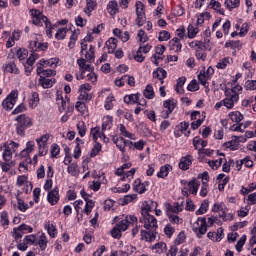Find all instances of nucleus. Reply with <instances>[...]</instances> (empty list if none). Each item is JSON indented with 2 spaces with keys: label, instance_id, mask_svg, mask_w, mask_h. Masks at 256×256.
<instances>
[{
  "label": "nucleus",
  "instance_id": "473e14b6",
  "mask_svg": "<svg viewBox=\"0 0 256 256\" xmlns=\"http://www.w3.org/2000/svg\"><path fill=\"white\" fill-rule=\"evenodd\" d=\"M201 186V182L197 180V178H193L188 182V189L190 190L191 195H197L199 192V187Z\"/></svg>",
  "mask_w": 256,
  "mask_h": 256
},
{
  "label": "nucleus",
  "instance_id": "0e129e2a",
  "mask_svg": "<svg viewBox=\"0 0 256 256\" xmlns=\"http://www.w3.org/2000/svg\"><path fill=\"white\" fill-rule=\"evenodd\" d=\"M103 149V146L101 145V143L99 142H95L93 148L90 151V157H97V155H99V153H101Z\"/></svg>",
  "mask_w": 256,
  "mask_h": 256
},
{
  "label": "nucleus",
  "instance_id": "a211bd4d",
  "mask_svg": "<svg viewBox=\"0 0 256 256\" xmlns=\"http://www.w3.org/2000/svg\"><path fill=\"white\" fill-rule=\"evenodd\" d=\"M46 199L50 205H57L61 199V196L59 195V187L56 186L52 190H49Z\"/></svg>",
  "mask_w": 256,
  "mask_h": 256
},
{
  "label": "nucleus",
  "instance_id": "79ce46f5",
  "mask_svg": "<svg viewBox=\"0 0 256 256\" xmlns=\"http://www.w3.org/2000/svg\"><path fill=\"white\" fill-rule=\"evenodd\" d=\"M67 173L71 175V177H79V173H81V170L79 169V164H70L67 168Z\"/></svg>",
  "mask_w": 256,
  "mask_h": 256
},
{
  "label": "nucleus",
  "instance_id": "09e8293b",
  "mask_svg": "<svg viewBox=\"0 0 256 256\" xmlns=\"http://www.w3.org/2000/svg\"><path fill=\"white\" fill-rule=\"evenodd\" d=\"M232 63H233V58L225 57L217 63L216 67L217 69H227V67H229V65H232Z\"/></svg>",
  "mask_w": 256,
  "mask_h": 256
},
{
  "label": "nucleus",
  "instance_id": "39448f33",
  "mask_svg": "<svg viewBox=\"0 0 256 256\" xmlns=\"http://www.w3.org/2000/svg\"><path fill=\"white\" fill-rule=\"evenodd\" d=\"M139 222L143 225L144 229H147V231H155V229L159 227L157 218L151 214L141 215Z\"/></svg>",
  "mask_w": 256,
  "mask_h": 256
},
{
  "label": "nucleus",
  "instance_id": "a18cd8bd",
  "mask_svg": "<svg viewBox=\"0 0 256 256\" xmlns=\"http://www.w3.org/2000/svg\"><path fill=\"white\" fill-rule=\"evenodd\" d=\"M114 106L115 96H113V94H109L104 101V109H106V111H111V109H113Z\"/></svg>",
  "mask_w": 256,
  "mask_h": 256
},
{
  "label": "nucleus",
  "instance_id": "69168bd1",
  "mask_svg": "<svg viewBox=\"0 0 256 256\" xmlns=\"http://www.w3.org/2000/svg\"><path fill=\"white\" fill-rule=\"evenodd\" d=\"M18 211H21V213H25L27 209H29V204L25 203V200L21 198H17V205H16Z\"/></svg>",
  "mask_w": 256,
  "mask_h": 256
},
{
  "label": "nucleus",
  "instance_id": "4be33fe9",
  "mask_svg": "<svg viewBox=\"0 0 256 256\" xmlns=\"http://www.w3.org/2000/svg\"><path fill=\"white\" fill-rule=\"evenodd\" d=\"M44 229L45 231H47L49 237H51L52 239H55L59 233L55 222L46 221L44 223Z\"/></svg>",
  "mask_w": 256,
  "mask_h": 256
},
{
  "label": "nucleus",
  "instance_id": "ea45409f",
  "mask_svg": "<svg viewBox=\"0 0 256 256\" xmlns=\"http://www.w3.org/2000/svg\"><path fill=\"white\" fill-rule=\"evenodd\" d=\"M209 79H211L210 77H208L207 75H205V69L201 70L198 74V81L200 83V85H203V87H205L206 89H209Z\"/></svg>",
  "mask_w": 256,
  "mask_h": 256
},
{
  "label": "nucleus",
  "instance_id": "49530a36",
  "mask_svg": "<svg viewBox=\"0 0 256 256\" xmlns=\"http://www.w3.org/2000/svg\"><path fill=\"white\" fill-rule=\"evenodd\" d=\"M39 83L43 89H51L56 81L55 78H40Z\"/></svg>",
  "mask_w": 256,
  "mask_h": 256
},
{
  "label": "nucleus",
  "instance_id": "7ed1b4c3",
  "mask_svg": "<svg viewBox=\"0 0 256 256\" xmlns=\"http://www.w3.org/2000/svg\"><path fill=\"white\" fill-rule=\"evenodd\" d=\"M19 99V91L12 90L8 96L2 101V108L5 111H11Z\"/></svg>",
  "mask_w": 256,
  "mask_h": 256
},
{
  "label": "nucleus",
  "instance_id": "2eb2a0df",
  "mask_svg": "<svg viewBox=\"0 0 256 256\" xmlns=\"http://www.w3.org/2000/svg\"><path fill=\"white\" fill-rule=\"evenodd\" d=\"M80 195L82 197V199H84V201H86L85 207L82 210V213H84L85 215H89L91 213V211H93V208L95 207V202L91 199H89L90 195L87 194V192L85 191V189L80 190Z\"/></svg>",
  "mask_w": 256,
  "mask_h": 256
},
{
  "label": "nucleus",
  "instance_id": "1a4fd4ad",
  "mask_svg": "<svg viewBox=\"0 0 256 256\" xmlns=\"http://www.w3.org/2000/svg\"><path fill=\"white\" fill-rule=\"evenodd\" d=\"M197 179H200L202 183L199 195L200 197H206L209 193V172L205 171L203 173L198 174Z\"/></svg>",
  "mask_w": 256,
  "mask_h": 256
},
{
  "label": "nucleus",
  "instance_id": "a878e982",
  "mask_svg": "<svg viewBox=\"0 0 256 256\" xmlns=\"http://www.w3.org/2000/svg\"><path fill=\"white\" fill-rule=\"evenodd\" d=\"M239 143H241L239 136H233L232 140L223 144V147L230 149V151H237V149H239Z\"/></svg>",
  "mask_w": 256,
  "mask_h": 256
},
{
  "label": "nucleus",
  "instance_id": "20e7f679",
  "mask_svg": "<svg viewBox=\"0 0 256 256\" xmlns=\"http://www.w3.org/2000/svg\"><path fill=\"white\" fill-rule=\"evenodd\" d=\"M192 230L197 237L201 239L205 233H207V219L205 217H199L193 224Z\"/></svg>",
  "mask_w": 256,
  "mask_h": 256
},
{
  "label": "nucleus",
  "instance_id": "5701e85b",
  "mask_svg": "<svg viewBox=\"0 0 256 256\" xmlns=\"http://www.w3.org/2000/svg\"><path fill=\"white\" fill-rule=\"evenodd\" d=\"M15 121H17L18 124L22 125V127H25L26 129L33 127V119L25 114L17 116Z\"/></svg>",
  "mask_w": 256,
  "mask_h": 256
},
{
  "label": "nucleus",
  "instance_id": "0eeeda50",
  "mask_svg": "<svg viewBox=\"0 0 256 256\" xmlns=\"http://www.w3.org/2000/svg\"><path fill=\"white\" fill-rule=\"evenodd\" d=\"M29 13L32 19V23L33 25H36V27H43V23L49 21V18L43 15V12H40L38 9H31Z\"/></svg>",
  "mask_w": 256,
  "mask_h": 256
},
{
  "label": "nucleus",
  "instance_id": "603ef678",
  "mask_svg": "<svg viewBox=\"0 0 256 256\" xmlns=\"http://www.w3.org/2000/svg\"><path fill=\"white\" fill-rule=\"evenodd\" d=\"M78 39H79V30L72 31V34L70 36V40L68 43V48L75 49V45H76Z\"/></svg>",
  "mask_w": 256,
  "mask_h": 256
},
{
  "label": "nucleus",
  "instance_id": "aec40b11",
  "mask_svg": "<svg viewBox=\"0 0 256 256\" xmlns=\"http://www.w3.org/2000/svg\"><path fill=\"white\" fill-rule=\"evenodd\" d=\"M49 244V239L47 238V235L44 232L38 233L36 236V244L38 245L40 251H45L47 249V245Z\"/></svg>",
  "mask_w": 256,
  "mask_h": 256
},
{
  "label": "nucleus",
  "instance_id": "680f3d73",
  "mask_svg": "<svg viewBox=\"0 0 256 256\" xmlns=\"http://www.w3.org/2000/svg\"><path fill=\"white\" fill-rule=\"evenodd\" d=\"M2 159L3 161L7 162H11L13 159V151H11V148L9 146H7L2 153Z\"/></svg>",
  "mask_w": 256,
  "mask_h": 256
},
{
  "label": "nucleus",
  "instance_id": "4468645a",
  "mask_svg": "<svg viewBox=\"0 0 256 256\" xmlns=\"http://www.w3.org/2000/svg\"><path fill=\"white\" fill-rule=\"evenodd\" d=\"M163 107L166 110L162 111V119H169V115L175 111V107H177V100L175 99H168L165 100L163 103Z\"/></svg>",
  "mask_w": 256,
  "mask_h": 256
},
{
  "label": "nucleus",
  "instance_id": "f8f14e48",
  "mask_svg": "<svg viewBox=\"0 0 256 256\" xmlns=\"http://www.w3.org/2000/svg\"><path fill=\"white\" fill-rule=\"evenodd\" d=\"M80 55H84L86 61L88 63H93L95 61V46L90 45L89 49L87 48V44L81 43V51Z\"/></svg>",
  "mask_w": 256,
  "mask_h": 256
},
{
  "label": "nucleus",
  "instance_id": "412c9836",
  "mask_svg": "<svg viewBox=\"0 0 256 256\" xmlns=\"http://www.w3.org/2000/svg\"><path fill=\"white\" fill-rule=\"evenodd\" d=\"M191 165H193V157L191 156V154H187L186 156L180 158L178 167L182 171H188Z\"/></svg>",
  "mask_w": 256,
  "mask_h": 256
},
{
  "label": "nucleus",
  "instance_id": "6e6d98bb",
  "mask_svg": "<svg viewBox=\"0 0 256 256\" xmlns=\"http://www.w3.org/2000/svg\"><path fill=\"white\" fill-rule=\"evenodd\" d=\"M224 5L228 11H233V9H237L241 5V0H226Z\"/></svg>",
  "mask_w": 256,
  "mask_h": 256
},
{
  "label": "nucleus",
  "instance_id": "393cba45",
  "mask_svg": "<svg viewBox=\"0 0 256 256\" xmlns=\"http://www.w3.org/2000/svg\"><path fill=\"white\" fill-rule=\"evenodd\" d=\"M153 79H158L161 85L165 83V79H167V71L163 68H156L152 73Z\"/></svg>",
  "mask_w": 256,
  "mask_h": 256
},
{
  "label": "nucleus",
  "instance_id": "6ab92c4d",
  "mask_svg": "<svg viewBox=\"0 0 256 256\" xmlns=\"http://www.w3.org/2000/svg\"><path fill=\"white\" fill-rule=\"evenodd\" d=\"M147 187H149V181L141 182V179L137 178L134 180L132 184V189L139 195H143L147 191Z\"/></svg>",
  "mask_w": 256,
  "mask_h": 256
},
{
  "label": "nucleus",
  "instance_id": "58836bf2",
  "mask_svg": "<svg viewBox=\"0 0 256 256\" xmlns=\"http://www.w3.org/2000/svg\"><path fill=\"white\" fill-rule=\"evenodd\" d=\"M190 49H193L195 53H198L199 51H203L205 49V45L201 40H193L190 43H188Z\"/></svg>",
  "mask_w": 256,
  "mask_h": 256
},
{
  "label": "nucleus",
  "instance_id": "f257e3e1",
  "mask_svg": "<svg viewBox=\"0 0 256 256\" xmlns=\"http://www.w3.org/2000/svg\"><path fill=\"white\" fill-rule=\"evenodd\" d=\"M243 87L241 85H235L230 89H226L224 92L225 98L222 99L224 107L228 110L235 109V105L239 103V95H241Z\"/></svg>",
  "mask_w": 256,
  "mask_h": 256
},
{
  "label": "nucleus",
  "instance_id": "de8ad7c7",
  "mask_svg": "<svg viewBox=\"0 0 256 256\" xmlns=\"http://www.w3.org/2000/svg\"><path fill=\"white\" fill-rule=\"evenodd\" d=\"M209 200L205 199L200 204L199 209L196 210L195 215H205L209 211Z\"/></svg>",
  "mask_w": 256,
  "mask_h": 256
},
{
  "label": "nucleus",
  "instance_id": "bf43d9fd",
  "mask_svg": "<svg viewBox=\"0 0 256 256\" xmlns=\"http://www.w3.org/2000/svg\"><path fill=\"white\" fill-rule=\"evenodd\" d=\"M210 7L216 11V13H219V15H225V10L221 8V3L216 0H210Z\"/></svg>",
  "mask_w": 256,
  "mask_h": 256
},
{
  "label": "nucleus",
  "instance_id": "3c124183",
  "mask_svg": "<svg viewBox=\"0 0 256 256\" xmlns=\"http://www.w3.org/2000/svg\"><path fill=\"white\" fill-rule=\"evenodd\" d=\"M117 39L116 38H110L106 41L105 45L108 50V53H115V49H117Z\"/></svg>",
  "mask_w": 256,
  "mask_h": 256
},
{
  "label": "nucleus",
  "instance_id": "7c9ffc66",
  "mask_svg": "<svg viewBox=\"0 0 256 256\" xmlns=\"http://www.w3.org/2000/svg\"><path fill=\"white\" fill-rule=\"evenodd\" d=\"M86 6L84 8V13L87 15V17H91L93 14V11L97 9V0H85Z\"/></svg>",
  "mask_w": 256,
  "mask_h": 256
},
{
  "label": "nucleus",
  "instance_id": "b1692460",
  "mask_svg": "<svg viewBox=\"0 0 256 256\" xmlns=\"http://www.w3.org/2000/svg\"><path fill=\"white\" fill-rule=\"evenodd\" d=\"M117 129L120 137H123L124 139H131L132 141H135L137 139V136L131 133L129 130H127V127H125V125L119 124L117 126Z\"/></svg>",
  "mask_w": 256,
  "mask_h": 256
},
{
  "label": "nucleus",
  "instance_id": "a19ab883",
  "mask_svg": "<svg viewBox=\"0 0 256 256\" xmlns=\"http://www.w3.org/2000/svg\"><path fill=\"white\" fill-rule=\"evenodd\" d=\"M199 34V27L189 24L187 27V37L188 39H195Z\"/></svg>",
  "mask_w": 256,
  "mask_h": 256
},
{
  "label": "nucleus",
  "instance_id": "f03ea898",
  "mask_svg": "<svg viewBox=\"0 0 256 256\" xmlns=\"http://www.w3.org/2000/svg\"><path fill=\"white\" fill-rule=\"evenodd\" d=\"M212 213H218V217L222 221H233V213H229V208L224 202H216L212 207Z\"/></svg>",
  "mask_w": 256,
  "mask_h": 256
},
{
  "label": "nucleus",
  "instance_id": "c85d7f7f",
  "mask_svg": "<svg viewBox=\"0 0 256 256\" xmlns=\"http://www.w3.org/2000/svg\"><path fill=\"white\" fill-rule=\"evenodd\" d=\"M90 62L87 61V59L84 58H79L77 60V65L80 69V71L87 73V71H94L93 66H91V64H89Z\"/></svg>",
  "mask_w": 256,
  "mask_h": 256
},
{
  "label": "nucleus",
  "instance_id": "dca6fc26",
  "mask_svg": "<svg viewBox=\"0 0 256 256\" xmlns=\"http://www.w3.org/2000/svg\"><path fill=\"white\" fill-rule=\"evenodd\" d=\"M157 207H159V204L156 201H144L141 207V215H151L153 211L157 210Z\"/></svg>",
  "mask_w": 256,
  "mask_h": 256
},
{
  "label": "nucleus",
  "instance_id": "774afa93",
  "mask_svg": "<svg viewBox=\"0 0 256 256\" xmlns=\"http://www.w3.org/2000/svg\"><path fill=\"white\" fill-rule=\"evenodd\" d=\"M134 201H137V194H128L124 196L122 205H129V203H134Z\"/></svg>",
  "mask_w": 256,
  "mask_h": 256
},
{
  "label": "nucleus",
  "instance_id": "e433bc0d",
  "mask_svg": "<svg viewBox=\"0 0 256 256\" xmlns=\"http://www.w3.org/2000/svg\"><path fill=\"white\" fill-rule=\"evenodd\" d=\"M194 149L199 151V149H204L208 145L207 140L201 139L199 136H195L192 141Z\"/></svg>",
  "mask_w": 256,
  "mask_h": 256
},
{
  "label": "nucleus",
  "instance_id": "f3484780",
  "mask_svg": "<svg viewBox=\"0 0 256 256\" xmlns=\"http://www.w3.org/2000/svg\"><path fill=\"white\" fill-rule=\"evenodd\" d=\"M69 96L63 97V92H56V104L58 105V110L60 113H63L67 109V103H69Z\"/></svg>",
  "mask_w": 256,
  "mask_h": 256
},
{
  "label": "nucleus",
  "instance_id": "2f4dec72",
  "mask_svg": "<svg viewBox=\"0 0 256 256\" xmlns=\"http://www.w3.org/2000/svg\"><path fill=\"white\" fill-rule=\"evenodd\" d=\"M150 231H152V232H147L146 230H141L140 235H141V239L143 241L152 243V241H155V239H157V233H155V230H150Z\"/></svg>",
  "mask_w": 256,
  "mask_h": 256
},
{
  "label": "nucleus",
  "instance_id": "cd10ccee",
  "mask_svg": "<svg viewBox=\"0 0 256 256\" xmlns=\"http://www.w3.org/2000/svg\"><path fill=\"white\" fill-rule=\"evenodd\" d=\"M2 69L4 73L19 75V68H17V64H15V62H7L3 64Z\"/></svg>",
  "mask_w": 256,
  "mask_h": 256
},
{
  "label": "nucleus",
  "instance_id": "72a5a7b5",
  "mask_svg": "<svg viewBox=\"0 0 256 256\" xmlns=\"http://www.w3.org/2000/svg\"><path fill=\"white\" fill-rule=\"evenodd\" d=\"M137 253V248L131 244H126L120 250L121 256H130Z\"/></svg>",
  "mask_w": 256,
  "mask_h": 256
},
{
  "label": "nucleus",
  "instance_id": "9d476101",
  "mask_svg": "<svg viewBox=\"0 0 256 256\" xmlns=\"http://www.w3.org/2000/svg\"><path fill=\"white\" fill-rule=\"evenodd\" d=\"M137 224V217L135 215H126L123 216L121 221L116 225L120 228L121 231H127L131 225Z\"/></svg>",
  "mask_w": 256,
  "mask_h": 256
},
{
  "label": "nucleus",
  "instance_id": "13d9d810",
  "mask_svg": "<svg viewBox=\"0 0 256 256\" xmlns=\"http://www.w3.org/2000/svg\"><path fill=\"white\" fill-rule=\"evenodd\" d=\"M228 117L233 121V123H241L243 114H241L239 111H232L228 114Z\"/></svg>",
  "mask_w": 256,
  "mask_h": 256
},
{
  "label": "nucleus",
  "instance_id": "9b49d317",
  "mask_svg": "<svg viewBox=\"0 0 256 256\" xmlns=\"http://www.w3.org/2000/svg\"><path fill=\"white\" fill-rule=\"evenodd\" d=\"M112 142L114 145H116L117 149H119L120 152L127 153V145L131 147L133 145V141H129L123 138V136H113Z\"/></svg>",
  "mask_w": 256,
  "mask_h": 256
},
{
  "label": "nucleus",
  "instance_id": "8fccbe9b",
  "mask_svg": "<svg viewBox=\"0 0 256 256\" xmlns=\"http://www.w3.org/2000/svg\"><path fill=\"white\" fill-rule=\"evenodd\" d=\"M222 157L216 159V160H210L208 161V165L209 167H211V169H219L221 167V165H223V161H225V155L221 154Z\"/></svg>",
  "mask_w": 256,
  "mask_h": 256
},
{
  "label": "nucleus",
  "instance_id": "864d4df0",
  "mask_svg": "<svg viewBox=\"0 0 256 256\" xmlns=\"http://www.w3.org/2000/svg\"><path fill=\"white\" fill-rule=\"evenodd\" d=\"M90 135L92 139L97 143L98 139H101V137H105V134L101 132V128L99 127H94L90 130Z\"/></svg>",
  "mask_w": 256,
  "mask_h": 256
},
{
  "label": "nucleus",
  "instance_id": "bb28decb",
  "mask_svg": "<svg viewBox=\"0 0 256 256\" xmlns=\"http://www.w3.org/2000/svg\"><path fill=\"white\" fill-rule=\"evenodd\" d=\"M106 11L112 17H114V15H117V13H119V3L117 2V0L109 1L107 6H106Z\"/></svg>",
  "mask_w": 256,
  "mask_h": 256
},
{
  "label": "nucleus",
  "instance_id": "6e6552de",
  "mask_svg": "<svg viewBox=\"0 0 256 256\" xmlns=\"http://www.w3.org/2000/svg\"><path fill=\"white\" fill-rule=\"evenodd\" d=\"M36 67L37 75H40V78L53 77L56 75V72L53 69L45 70V67H47V62L45 61V59L39 60V62H37L36 64Z\"/></svg>",
  "mask_w": 256,
  "mask_h": 256
},
{
  "label": "nucleus",
  "instance_id": "e2e57ef3",
  "mask_svg": "<svg viewBox=\"0 0 256 256\" xmlns=\"http://www.w3.org/2000/svg\"><path fill=\"white\" fill-rule=\"evenodd\" d=\"M182 133H184L185 137H189L191 135V130L189 129V122H181L178 126H176Z\"/></svg>",
  "mask_w": 256,
  "mask_h": 256
},
{
  "label": "nucleus",
  "instance_id": "5fc2aeb1",
  "mask_svg": "<svg viewBox=\"0 0 256 256\" xmlns=\"http://www.w3.org/2000/svg\"><path fill=\"white\" fill-rule=\"evenodd\" d=\"M29 107L31 109H35L39 105V94L37 92H33L28 100Z\"/></svg>",
  "mask_w": 256,
  "mask_h": 256
},
{
  "label": "nucleus",
  "instance_id": "c756f323",
  "mask_svg": "<svg viewBox=\"0 0 256 256\" xmlns=\"http://www.w3.org/2000/svg\"><path fill=\"white\" fill-rule=\"evenodd\" d=\"M29 47L32 51H47L49 45L47 43H39L37 40H31L29 42Z\"/></svg>",
  "mask_w": 256,
  "mask_h": 256
},
{
  "label": "nucleus",
  "instance_id": "052dcab7",
  "mask_svg": "<svg viewBox=\"0 0 256 256\" xmlns=\"http://www.w3.org/2000/svg\"><path fill=\"white\" fill-rule=\"evenodd\" d=\"M35 150V142L34 141H28L26 142L25 149L20 153V155L23 157L24 155H29V153H33Z\"/></svg>",
  "mask_w": 256,
  "mask_h": 256
},
{
  "label": "nucleus",
  "instance_id": "c9c22d12",
  "mask_svg": "<svg viewBox=\"0 0 256 256\" xmlns=\"http://www.w3.org/2000/svg\"><path fill=\"white\" fill-rule=\"evenodd\" d=\"M139 97H141V94H128L124 96V103L127 105H135L139 103Z\"/></svg>",
  "mask_w": 256,
  "mask_h": 256
},
{
  "label": "nucleus",
  "instance_id": "4d7b16f0",
  "mask_svg": "<svg viewBox=\"0 0 256 256\" xmlns=\"http://www.w3.org/2000/svg\"><path fill=\"white\" fill-rule=\"evenodd\" d=\"M143 95L146 99H155V90L151 84H148L143 91Z\"/></svg>",
  "mask_w": 256,
  "mask_h": 256
},
{
  "label": "nucleus",
  "instance_id": "423d86ee",
  "mask_svg": "<svg viewBox=\"0 0 256 256\" xmlns=\"http://www.w3.org/2000/svg\"><path fill=\"white\" fill-rule=\"evenodd\" d=\"M93 86L89 83H84L79 86L78 89V101H84L85 103L91 101V91Z\"/></svg>",
  "mask_w": 256,
  "mask_h": 256
},
{
  "label": "nucleus",
  "instance_id": "c03bdc74",
  "mask_svg": "<svg viewBox=\"0 0 256 256\" xmlns=\"http://www.w3.org/2000/svg\"><path fill=\"white\" fill-rule=\"evenodd\" d=\"M154 253H167V244L165 242H158L152 246Z\"/></svg>",
  "mask_w": 256,
  "mask_h": 256
},
{
  "label": "nucleus",
  "instance_id": "4c0bfd02",
  "mask_svg": "<svg viewBox=\"0 0 256 256\" xmlns=\"http://www.w3.org/2000/svg\"><path fill=\"white\" fill-rule=\"evenodd\" d=\"M113 128V116H104L102 119V131H109Z\"/></svg>",
  "mask_w": 256,
  "mask_h": 256
},
{
  "label": "nucleus",
  "instance_id": "f704fd0d",
  "mask_svg": "<svg viewBox=\"0 0 256 256\" xmlns=\"http://www.w3.org/2000/svg\"><path fill=\"white\" fill-rule=\"evenodd\" d=\"M171 171H173V167L170 164H165L164 166L160 167L157 177H159V179H165V177H168Z\"/></svg>",
  "mask_w": 256,
  "mask_h": 256
},
{
  "label": "nucleus",
  "instance_id": "ddd939ff",
  "mask_svg": "<svg viewBox=\"0 0 256 256\" xmlns=\"http://www.w3.org/2000/svg\"><path fill=\"white\" fill-rule=\"evenodd\" d=\"M51 136L49 134H44L36 139V143L38 146V155L43 157L47 155V141Z\"/></svg>",
  "mask_w": 256,
  "mask_h": 256
},
{
  "label": "nucleus",
  "instance_id": "37998d69",
  "mask_svg": "<svg viewBox=\"0 0 256 256\" xmlns=\"http://www.w3.org/2000/svg\"><path fill=\"white\" fill-rule=\"evenodd\" d=\"M75 109L76 111L81 113V115H84V117H87L89 115V110L87 109V105H85V102H81V100L76 102Z\"/></svg>",
  "mask_w": 256,
  "mask_h": 256
},
{
  "label": "nucleus",
  "instance_id": "338daca9",
  "mask_svg": "<svg viewBox=\"0 0 256 256\" xmlns=\"http://www.w3.org/2000/svg\"><path fill=\"white\" fill-rule=\"evenodd\" d=\"M137 172V169L132 168L128 172H126L120 179L121 181H131L133 177H135V173Z\"/></svg>",
  "mask_w": 256,
  "mask_h": 256
}]
</instances>
